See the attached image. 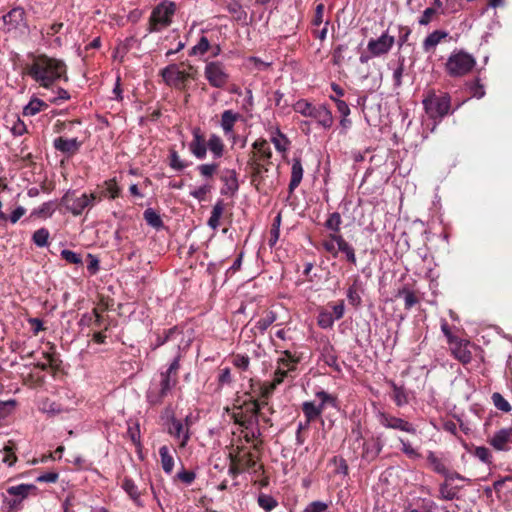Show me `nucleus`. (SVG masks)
Here are the masks:
<instances>
[{"label":"nucleus","instance_id":"f257e3e1","mask_svg":"<svg viewBox=\"0 0 512 512\" xmlns=\"http://www.w3.org/2000/svg\"><path fill=\"white\" fill-rule=\"evenodd\" d=\"M31 61L25 64L24 73L40 87L50 88L60 80L67 81V65L58 58L46 54H29Z\"/></svg>","mask_w":512,"mask_h":512},{"label":"nucleus","instance_id":"f03ea898","mask_svg":"<svg viewBox=\"0 0 512 512\" xmlns=\"http://www.w3.org/2000/svg\"><path fill=\"white\" fill-rule=\"evenodd\" d=\"M101 201L96 193H78L76 190H67L60 199V204L73 216L81 215L85 210L93 208Z\"/></svg>","mask_w":512,"mask_h":512},{"label":"nucleus","instance_id":"7ed1b4c3","mask_svg":"<svg viewBox=\"0 0 512 512\" xmlns=\"http://www.w3.org/2000/svg\"><path fill=\"white\" fill-rule=\"evenodd\" d=\"M422 104L427 116L437 124L450 113L451 97L448 93L437 95L434 90H429Z\"/></svg>","mask_w":512,"mask_h":512},{"label":"nucleus","instance_id":"20e7f679","mask_svg":"<svg viewBox=\"0 0 512 512\" xmlns=\"http://www.w3.org/2000/svg\"><path fill=\"white\" fill-rule=\"evenodd\" d=\"M176 384L177 379L175 377H168L159 372L150 382L146 392V401L151 406L162 404L163 400L171 393Z\"/></svg>","mask_w":512,"mask_h":512},{"label":"nucleus","instance_id":"39448f33","mask_svg":"<svg viewBox=\"0 0 512 512\" xmlns=\"http://www.w3.org/2000/svg\"><path fill=\"white\" fill-rule=\"evenodd\" d=\"M293 109L304 117L315 119L324 129H329L333 125L332 112L325 105L316 106L305 99H300L293 105Z\"/></svg>","mask_w":512,"mask_h":512},{"label":"nucleus","instance_id":"423d86ee","mask_svg":"<svg viewBox=\"0 0 512 512\" xmlns=\"http://www.w3.org/2000/svg\"><path fill=\"white\" fill-rule=\"evenodd\" d=\"M475 65V57L460 49L454 50L450 54L445 64V70L451 77H461L469 74Z\"/></svg>","mask_w":512,"mask_h":512},{"label":"nucleus","instance_id":"0eeeda50","mask_svg":"<svg viewBox=\"0 0 512 512\" xmlns=\"http://www.w3.org/2000/svg\"><path fill=\"white\" fill-rule=\"evenodd\" d=\"M175 11L176 5L173 2L163 1L158 4L149 18V32H159L169 26Z\"/></svg>","mask_w":512,"mask_h":512},{"label":"nucleus","instance_id":"6e6552de","mask_svg":"<svg viewBox=\"0 0 512 512\" xmlns=\"http://www.w3.org/2000/svg\"><path fill=\"white\" fill-rule=\"evenodd\" d=\"M376 419L384 428L397 430L412 435L417 433V429L413 423L404 418L394 416L388 412L381 410L377 411Z\"/></svg>","mask_w":512,"mask_h":512},{"label":"nucleus","instance_id":"1a4fd4ad","mask_svg":"<svg viewBox=\"0 0 512 512\" xmlns=\"http://www.w3.org/2000/svg\"><path fill=\"white\" fill-rule=\"evenodd\" d=\"M2 21L7 32L23 35L28 30L25 19V10L21 7H14L2 16Z\"/></svg>","mask_w":512,"mask_h":512},{"label":"nucleus","instance_id":"9d476101","mask_svg":"<svg viewBox=\"0 0 512 512\" xmlns=\"http://www.w3.org/2000/svg\"><path fill=\"white\" fill-rule=\"evenodd\" d=\"M301 408L305 416V422H299L297 425L296 443L298 445H302L305 441L304 437L300 435V431L308 429L310 423L320 418L323 413L322 405L315 404L312 401L303 402Z\"/></svg>","mask_w":512,"mask_h":512},{"label":"nucleus","instance_id":"9b49d317","mask_svg":"<svg viewBox=\"0 0 512 512\" xmlns=\"http://www.w3.org/2000/svg\"><path fill=\"white\" fill-rule=\"evenodd\" d=\"M204 76L212 87L223 88L229 80V74L220 61L208 62L204 69Z\"/></svg>","mask_w":512,"mask_h":512},{"label":"nucleus","instance_id":"f8f14e48","mask_svg":"<svg viewBox=\"0 0 512 512\" xmlns=\"http://www.w3.org/2000/svg\"><path fill=\"white\" fill-rule=\"evenodd\" d=\"M395 44V37L384 31L378 38H371L367 43V51L372 57H381L390 52Z\"/></svg>","mask_w":512,"mask_h":512},{"label":"nucleus","instance_id":"ddd939ff","mask_svg":"<svg viewBox=\"0 0 512 512\" xmlns=\"http://www.w3.org/2000/svg\"><path fill=\"white\" fill-rule=\"evenodd\" d=\"M385 446L383 433H378L362 444L361 458L367 463H371L377 459L383 447Z\"/></svg>","mask_w":512,"mask_h":512},{"label":"nucleus","instance_id":"4468645a","mask_svg":"<svg viewBox=\"0 0 512 512\" xmlns=\"http://www.w3.org/2000/svg\"><path fill=\"white\" fill-rule=\"evenodd\" d=\"M168 433L179 441L180 447H185L190 439V430L188 425V418L185 423L175 417H171L167 429Z\"/></svg>","mask_w":512,"mask_h":512},{"label":"nucleus","instance_id":"2eb2a0df","mask_svg":"<svg viewBox=\"0 0 512 512\" xmlns=\"http://www.w3.org/2000/svg\"><path fill=\"white\" fill-rule=\"evenodd\" d=\"M489 445L496 451L507 452L512 445V427L502 428L488 438Z\"/></svg>","mask_w":512,"mask_h":512},{"label":"nucleus","instance_id":"dca6fc26","mask_svg":"<svg viewBox=\"0 0 512 512\" xmlns=\"http://www.w3.org/2000/svg\"><path fill=\"white\" fill-rule=\"evenodd\" d=\"M163 81L171 87H178L188 79V73L179 69L177 64H170L160 71Z\"/></svg>","mask_w":512,"mask_h":512},{"label":"nucleus","instance_id":"f3484780","mask_svg":"<svg viewBox=\"0 0 512 512\" xmlns=\"http://www.w3.org/2000/svg\"><path fill=\"white\" fill-rule=\"evenodd\" d=\"M241 115L231 109L224 110L221 114L220 127L223 130L224 135L231 139L233 143H236L237 136L234 132L235 124L240 120Z\"/></svg>","mask_w":512,"mask_h":512},{"label":"nucleus","instance_id":"a211bd4d","mask_svg":"<svg viewBox=\"0 0 512 512\" xmlns=\"http://www.w3.org/2000/svg\"><path fill=\"white\" fill-rule=\"evenodd\" d=\"M192 137L189 143V151L195 158L199 160L205 159L207 155V141L199 127L193 128Z\"/></svg>","mask_w":512,"mask_h":512},{"label":"nucleus","instance_id":"6ab92c4d","mask_svg":"<svg viewBox=\"0 0 512 512\" xmlns=\"http://www.w3.org/2000/svg\"><path fill=\"white\" fill-rule=\"evenodd\" d=\"M332 238L336 241L337 244V254L341 252L342 254H344L345 260L348 263L356 265L357 258L355 254V249L352 246V244L347 242L341 234H332Z\"/></svg>","mask_w":512,"mask_h":512},{"label":"nucleus","instance_id":"aec40b11","mask_svg":"<svg viewBox=\"0 0 512 512\" xmlns=\"http://www.w3.org/2000/svg\"><path fill=\"white\" fill-rule=\"evenodd\" d=\"M221 180L224 183V186L221 189L222 195H234L238 191L239 184L237 179V173L235 170H225L221 177Z\"/></svg>","mask_w":512,"mask_h":512},{"label":"nucleus","instance_id":"412c9836","mask_svg":"<svg viewBox=\"0 0 512 512\" xmlns=\"http://www.w3.org/2000/svg\"><path fill=\"white\" fill-rule=\"evenodd\" d=\"M53 146L57 151L71 155L79 150L81 143L76 138L66 139L57 137L53 141Z\"/></svg>","mask_w":512,"mask_h":512},{"label":"nucleus","instance_id":"4be33fe9","mask_svg":"<svg viewBox=\"0 0 512 512\" xmlns=\"http://www.w3.org/2000/svg\"><path fill=\"white\" fill-rule=\"evenodd\" d=\"M362 291H363L362 282H361L360 278L358 276H356L353 279V283L348 287V289L346 291V297H347L349 304H351L353 307H356V308L359 307L362 303V298H361Z\"/></svg>","mask_w":512,"mask_h":512},{"label":"nucleus","instance_id":"5701e85b","mask_svg":"<svg viewBox=\"0 0 512 512\" xmlns=\"http://www.w3.org/2000/svg\"><path fill=\"white\" fill-rule=\"evenodd\" d=\"M303 166L301 159L298 157L293 158L291 167V178L288 185L289 193H293L294 190L300 185L303 179Z\"/></svg>","mask_w":512,"mask_h":512},{"label":"nucleus","instance_id":"b1692460","mask_svg":"<svg viewBox=\"0 0 512 512\" xmlns=\"http://www.w3.org/2000/svg\"><path fill=\"white\" fill-rule=\"evenodd\" d=\"M449 36V33L444 30H435L430 33L423 41L422 47L424 52L434 51L436 46Z\"/></svg>","mask_w":512,"mask_h":512},{"label":"nucleus","instance_id":"393cba45","mask_svg":"<svg viewBox=\"0 0 512 512\" xmlns=\"http://www.w3.org/2000/svg\"><path fill=\"white\" fill-rule=\"evenodd\" d=\"M321 359L329 367H332L336 371H340V366L335 350L333 346L328 342L321 348Z\"/></svg>","mask_w":512,"mask_h":512},{"label":"nucleus","instance_id":"a878e982","mask_svg":"<svg viewBox=\"0 0 512 512\" xmlns=\"http://www.w3.org/2000/svg\"><path fill=\"white\" fill-rule=\"evenodd\" d=\"M300 359L290 351L281 352V356L277 360V366L286 369L288 372L295 371Z\"/></svg>","mask_w":512,"mask_h":512},{"label":"nucleus","instance_id":"bb28decb","mask_svg":"<svg viewBox=\"0 0 512 512\" xmlns=\"http://www.w3.org/2000/svg\"><path fill=\"white\" fill-rule=\"evenodd\" d=\"M224 143L221 137L215 133L211 134L207 141V149L212 153L213 158H221L224 154Z\"/></svg>","mask_w":512,"mask_h":512},{"label":"nucleus","instance_id":"cd10ccee","mask_svg":"<svg viewBox=\"0 0 512 512\" xmlns=\"http://www.w3.org/2000/svg\"><path fill=\"white\" fill-rule=\"evenodd\" d=\"M392 388V399L397 407H403L409 403L408 393L403 386H398L395 382H390Z\"/></svg>","mask_w":512,"mask_h":512},{"label":"nucleus","instance_id":"c85d7f7f","mask_svg":"<svg viewBox=\"0 0 512 512\" xmlns=\"http://www.w3.org/2000/svg\"><path fill=\"white\" fill-rule=\"evenodd\" d=\"M271 142L273 143L275 149L279 152H285L290 144L287 136L281 132L279 127H275L274 131L271 134Z\"/></svg>","mask_w":512,"mask_h":512},{"label":"nucleus","instance_id":"c756f323","mask_svg":"<svg viewBox=\"0 0 512 512\" xmlns=\"http://www.w3.org/2000/svg\"><path fill=\"white\" fill-rule=\"evenodd\" d=\"M121 487L129 495V497L134 501L136 505L142 506V502L140 500V492L138 490L137 485L131 478L125 477L123 479Z\"/></svg>","mask_w":512,"mask_h":512},{"label":"nucleus","instance_id":"7c9ffc66","mask_svg":"<svg viewBox=\"0 0 512 512\" xmlns=\"http://www.w3.org/2000/svg\"><path fill=\"white\" fill-rule=\"evenodd\" d=\"M159 455L163 471L166 474H171L174 468V458L170 453L168 446H161L159 448Z\"/></svg>","mask_w":512,"mask_h":512},{"label":"nucleus","instance_id":"2f4dec72","mask_svg":"<svg viewBox=\"0 0 512 512\" xmlns=\"http://www.w3.org/2000/svg\"><path fill=\"white\" fill-rule=\"evenodd\" d=\"M48 107V104L45 103L43 100L33 97L27 105L23 108V115L24 116H34L41 112L42 110H45Z\"/></svg>","mask_w":512,"mask_h":512},{"label":"nucleus","instance_id":"473e14b6","mask_svg":"<svg viewBox=\"0 0 512 512\" xmlns=\"http://www.w3.org/2000/svg\"><path fill=\"white\" fill-rule=\"evenodd\" d=\"M181 333L182 332L176 326L165 330L163 335L158 334L156 336L155 343L153 344L152 349L155 350L164 345L165 343L174 340L176 336L181 335Z\"/></svg>","mask_w":512,"mask_h":512},{"label":"nucleus","instance_id":"72a5a7b5","mask_svg":"<svg viewBox=\"0 0 512 512\" xmlns=\"http://www.w3.org/2000/svg\"><path fill=\"white\" fill-rule=\"evenodd\" d=\"M143 218L149 226L156 230H159L164 226L161 216L153 208H147L143 213Z\"/></svg>","mask_w":512,"mask_h":512},{"label":"nucleus","instance_id":"f704fd0d","mask_svg":"<svg viewBox=\"0 0 512 512\" xmlns=\"http://www.w3.org/2000/svg\"><path fill=\"white\" fill-rule=\"evenodd\" d=\"M227 11L232 14L237 21H246L247 13L238 0H228L226 3Z\"/></svg>","mask_w":512,"mask_h":512},{"label":"nucleus","instance_id":"c9c22d12","mask_svg":"<svg viewBox=\"0 0 512 512\" xmlns=\"http://www.w3.org/2000/svg\"><path fill=\"white\" fill-rule=\"evenodd\" d=\"M224 211V203L222 200H218L212 208L211 216L208 219V226L212 229H217L220 225V218Z\"/></svg>","mask_w":512,"mask_h":512},{"label":"nucleus","instance_id":"e433bc0d","mask_svg":"<svg viewBox=\"0 0 512 512\" xmlns=\"http://www.w3.org/2000/svg\"><path fill=\"white\" fill-rule=\"evenodd\" d=\"M37 487L34 484H19L11 486L7 489V493L12 496H18L20 501L26 498L30 492L36 491Z\"/></svg>","mask_w":512,"mask_h":512},{"label":"nucleus","instance_id":"4c0bfd02","mask_svg":"<svg viewBox=\"0 0 512 512\" xmlns=\"http://www.w3.org/2000/svg\"><path fill=\"white\" fill-rule=\"evenodd\" d=\"M277 319L274 311L269 310L255 323V329L263 334Z\"/></svg>","mask_w":512,"mask_h":512},{"label":"nucleus","instance_id":"58836bf2","mask_svg":"<svg viewBox=\"0 0 512 512\" xmlns=\"http://www.w3.org/2000/svg\"><path fill=\"white\" fill-rule=\"evenodd\" d=\"M56 210V201H47L44 202L37 209H34L31 213V216H38L44 218H50Z\"/></svg>","mask_w":512,"mask_h":512},{"label":"nucleus","instance_id":"ea45409f","mask_svg":"<svg viewBox=\"0 0 512 512\" xmlns=\"http://www.w3.org/2000/svg\"><path fill=\"white\" fill-rule=\"evenodd\" d=\"M257 503L265 512H271L278 506V501L273 496L265 493L258 495Z\"/></svg>","mask_w":512,"mask_h":512},{"label":"nucleus","instance_id":"a19ab883","mask_svg":"<svg viewBox=\"0 0 512 512\" xmlns=\"http://www.w3.org/2000/svg\"><path fill=\"white\" fill-rule=\"evenodd\" d=\"M427 462L432 470L440 475L446 473L447 467L443 460L439 458L434 452L430 451L427 455Z\"/></svg>","mask_w":512,"mask_h":512},{"label":"nucleus","instance_id":"79ce46f5","mask_svg":"<svg viewBox=\"0 0 512 512\" xmlns=\"http://www.w3.org/2000/svg\"><path fill=\"white\" fill-rule=\"evenodd\" d=\"M211 44L206 36H201L197 44L189 51L190 56H203L210 50Z\"/></svg>","mask_w":512,"mask_h":512},{"label":"nucleus","instance_id":"37998d69","mask_svg":"<svg viewBox=\"0 0 512 512\" xmlns=\"http://www.w3.org/2000/svg\"><path fill=\"white\" fill-rule=\"evenodd\" d=\"M398 297H402L405 303V309L410 310L413 306L418 303V298L415 293L408 287H403L397 293Z\"/></svg>","mask_w":512,"mask_h":512},{"label":"nucleus","instance_id":"c03bdc74","mask_svg":"<svg viewBox=\"0 0 512 512\" xmlns=\"http://www.w3.org/2000/svg\"><path fill=\"white\" fill-rule=\"evenodd\" d=\"M457 487H452L447 481L439 486V498L445 501H451L457 497Z\"/></svg>","mask_w":512,"mask_h":512},{"label":"nucleus","instance_id":"a18cd8bd","mask_svg":"<svg viewBox=\"0 0 512 512\" xmlns=\"http://www.w3.org/2000/svg\"><path fill=\"white\" fill-rule=\"evenodd\" d=\"M341 215L338 212H333L328 216V219L325 221V227L328 230L333 231L332 234H339L341 228Z\"/></svg>","mask_w":512,"mask_h":512},{"label":"nucleus","instance_id":"49530a36","mask_svg":"<svg viewBox=\"0 0 512 512\" xmlns=\"http://www.w3.org/2000/svg\"><path fill=\"white\" fill-rule=\"evenodd\" d=\"M491 399L494 406L498 410L504 413H509L512 410V406L510 405V403L499 392H494L491 396Z\"/></svg>","mask_w":512,"mask_h":512},{"label":"nucleus","instance_id":"de8ad7c7","mask_svg":"<svg viewBox=\"0 0 512 512\" xmlns=\"http://www.w3.org/2000/svg\"><path fill=\"white\" fill-rule=\"evenodd\" d=\"M470 453L485 464L490 465L492 463V454L485 446H477Z\"/></svg>","mask_w":512,"mask_h":512},{"label":"nucleus","instance_id":"09e8293b","mask_svg":"<svg viewBox=\"0 0 512 512\" xmlns=\"http://www.w3.org/2000/svg\"><path fill=\"white\" fill-rule=\"evenodd\" d=\"M169 165L176 171H182L187 168L190 163L188 161L182 160L178 153L175 150H172L170 151L169 155Z\"/></svg>","mask_w":512,"mask_h":512},{"label":"nucleus","instance_id":"8fccbe9b","mask_svg":"<svg viewBox=\"0 0 512 512\" xmlns=\"http://www.w3.org/2000/svg\"><path fill=\"white\" fill-rule=\"evenodd\" d=\"M49 235L48 229L40 228L33 233L32 241L38 247H46L48 245Z\"/></svg>","mask_w":512,"mask_h":512},{"label":"nucleus","instance_id":"3c124183","mask_svg":"<svg viewBox=\"0 0 512 512\" xmlns=\"http://www.w3.org/2000/svg\"><path fill=\"white\" fill-rule=\"evenodd\" d=\"M15 449L16 448L14 442L8 441V443L3 448V463L7 464L8 466H12L16 462L17 458L15 456Z\"/></svg>","mask_w":512,"mask_h":512},{"label":"nucleus","instance_id":"603ef678","mask_svg":"<svg viewBox=\"0 0 512 512\" xmlns=\"http://www.w3.org/2000/svg\"><path fill=\"white\" fill-rule=\"evenodd\" d=\"M467 87L472 97L481 99L485 96L484 85L480 83L479 79L468 82Z\"/></svg>","mask_w":512,"mask_h":512},{"label":"nucleus","instance_id":"864d4df0","mask_svg":"<svg viewBox=\"0 0 512 512\" xmlns=\"http://www.w3.org/2000/svg\"><path fill=\"white\" fill-rule=\"evenodd\" d=\"M335 319L333 318V314L328 311H321L317 317V324L322 329L332 328L334 325Z\"/></svg>","mask_w":512,"mask_h":512},{"label":"nucleus","instance_id":"5fc2aeb1","mask_svg":"<svg viewBox=\"0 0 512 512\" xmlns=\"http://www.w3.org/2000/svg\"><path fill=\"white\" fill-rule=\"evenodd\" d=\"M399 442L401 443V451L410 459H418L420 458V453L414 447H412L411 443L403 438H399Z\"/></svg>","mask_w":512,"mask_h":512},{"label":"nucleus","instance_id":"6e6d98bb","mask_svg":"<svg viewBox=\"0 0 512 512\" xmlns=\"http://www.w3.org/2000/svg\"><path fill=\"white\" fill-rule=\"evenodd\" d=\"M405 67V58L399 59L398 66L393 70V83L394 86L399 88L402 85V77Z\"/></svg>","mask_w":512,"mask_h":512},{"label":"nucleus","instance_id":"4d7b16f0","mask_svg":"<svg viewBox=\"0 0 512 512\" xmlns=\"http://www.w3.org/2000/svg\"><path fill=\"white\" fill-rule=\"evenodd\" d=\"M60 255L68 263L76 264V265L82 264V257H81V255L76 253V252H74V251H71V250H68V249H63L61 251Z\"/></svg>","mask_w":512,"mask_h":512},{"label":"nucleus","instance_id":"13d9d810","mask_svg":"<svg viewBox=\"0 0 512 512\" xmlns=\"http://www.w3.org/2000/svg\"><path fill=\"white\" fill-rule=\"evenodd\" d=\"M201 176L205 178H211L218 169L217 163L201 164L197 167Z\"/></svg>","mask_w":512,"mask_h":512},{"label":"nucleus","instance_id":"bf43d9fd","mask_svg":"<svg viewBox=\"0 0 512 512\" xmlns=\"http://www.w3.org/2000/svg\"><path fill=\"white\" fill-rule=\"evenodd\" d=\"M176 477L185 485H191L196 479V473L183 468L177 473Z\"/></svg>","mask_w":512,"mask_h":512},{"label":"nucleus","instance_id":"052dcab7","mask_svg":"<svg viewBox=\"0 0 512 512\" xmlns=\"http://www.w3.org/2000/svg\"><path fill=\"white\" fill-rule=\"evenodd\" d=\"M232 363L238 369L246 371L249 368L250 359L247 355L237 354L233 356Z\"/></svg>","mask_w":512,"mask_h":512},{"label":"nucleus","instance_id":"680f3d73","mask_svg":"<svg viewBox=\"0 0 512 512\" xmlns=\"http://www.w3.org/2000/svg\"><path fill=\"white\" fill-rule=\"evenodd\" d=\"M10 131L14 136H22L27 132V127L25 123L19 117H17L13 120Z\"/></svg>","mask_w":512,"mask_h":512},{"label":"nucleus","instance_id":"e2e57ef3","mask_svg":"<svg viewBox=\"0 0 512 512\" xmlns=\"http://www.w3.org/2000/svg\"><path fill=\"white\" fill-rule=\"evenodd\" d=\"M16 405L17 402L15 399L0 401V418H5L10 415Z\"/></svg>","mask_w":512,"mask_h":512},{"label":"nucleus","instance_id":"0e129e2a","mask_svg":"<svg viewBox=\"0 0 512 512\" xmlns=\"http://www.w3.org/2000/svg\"><path fill=\"white\" fill-rule=\"evenodd\" d=\"M180 368V355H177L173 361L170 363L169 367L164 370L160 371L164 375H167L168 377H175L177 379V372Z\"/></svg>","mask_w":512,"mask_h":512},{"label":"nucleus","instance_id":"69168bd1","mask_svg":"<svg viewBox=\"0 0 512 512\" xmlns=\"http://www.w3.org/2000/svg\"><path fill=\"white\" fill-rule=\"evenodd\" d=\"M210 190H211V186L208 184H204V185H201V186L197 187L196 189L192 190L190 192V196H192L193 198H195L199 201H202L205 199L206 194L209 193Z\"/></svg>","mask_w":512,"mask_h":512},{"label":"nucleus","instance_id":"338daca9","mask_svg":"<svg viewBox=\"0 0 512 512\" xmlns=\"http://www.w3.org/2000/svg\"><path fill=\"white\" fill-rule=\"evenodd\" d=\"M218 383L220 386L230 385L232 383L231 370L225 367L220 370L218 375Z\"/></svg>","mask_w":512,"mask_h":512},{"label":"nucleus","instance_id":"774afa93","mask_svg":"<svg viewBox=\"0 0 512 512\" xmlns=\"http://www.w3.org/2000/svg\"><path fill=\"white\" fill-rule=\"evenodd\" d=\"M329 505L323 501H313L311 502L307 508L306 512H325L328 509Z\"/></svg>","mask_w":512,"mask_h":512}]
</instances>
